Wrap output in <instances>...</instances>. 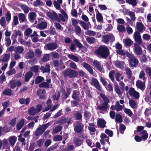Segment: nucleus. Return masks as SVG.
Instances as JSON below:
<instances>
[{"instance_id": "7c9ffc66", "label": "nucleus", "mask_w": 151, "mask_h": 151, "mask_svg": "<svg viewBox=\"0 0 151 151\" xmlns=\"http://www.w3.org/2000/svg\"><path fill=\"white\" fill-rule=\"evenodd\" d=\"M15 35L13 34L12 35V38H14L16 39L17 37V36H19V37L22 36V33L21 32L20 30H16L15 31Z\"/></svg>"}, {"instance_id": "c756f323", "label": "nucleus", "mask_w": 151, "mask_h": 151, "mask_svg": "<svg viewBox=\"0 0 151 151\" xmlns=\"http://www.w3.org/2000/svg\"><path fill=\"white\" fill-rule=\"evenodd\" d=\"M74 116L75 119L77 120H82V115L79 111H77L74 114Z\"/></svg>"}, {"instance_id": "72a5a7b5", "label": "nucleus", "mask_w": 151, "mask_h": 151, "mask_svg": "<svg viewBox=\"0 0 151 151\" xmlns=\"http://www.w3.org/2000/svg\"><path fill=\"white\" fill-rule=\"evenodd\" d=\"M68 56L69 58L76 62H78L79 61V59L78 57L73 55L68 54Z\"/></svg>"}, {"instance_id": "5fc2aeb1", "label": "nucleus", "mask_w": 151, "mask_h": 151, "mask_svg": "<svg viewBox=\"0 0 151 151\" xmlns=\"http://www.w3.org/2000/svg\"><path fill=\"white\" fill-rule=\"evenodd\" d=\"M2 146L3 149H7L9 147V144L6 139H4L3 140Z\"/></svg>"}, {"instance_id": "f704fd0d", "label": "nucleus", "mask_w": 151, "mask_h": 151, "mask_svg": "<svg viewBox=\"0 0 151 151\" xmlns=\"http://www.w3.org/2000/svg\"><path fill=\"white\" fill-rule=\"evenodd\" d=\"M37 110L33 106L30 107L28 110V112L29 114L31 115H34L36 113H37Z\"/></svg>"}, {"instance_id": "603ef678", "label": "nucleus", "mask_w": 151, "mask_h": 151, "mask_svg": "<svg viewBox=\"0 0 151 151\" xmlns=\"http://www.w3.org/2000/svg\"><path fill=\"white\" fill-rule=\"evenodd\" d=\"M19 23L18 17L17 16H14L13 17V20L12 24V26L17 25Z\"/></svg>"}, {"instance_id": "f257e3e1", "label": "nucleus", "mask_w": 151, "mask_h": 151, "mask_svg": "<svg viewBox=\"0 0 151 151\" xmlns=\"http://www.w3.org/2000/svg\"><path fill=\"white\" fill-rule=\"evenodd\" d=\"M95 52L97 57L102 59H106L110 54L109 50L105 45L99 46L96 50Z\"/></svg>"}, {"instance_id": "c85d7f7f", "label": "nucleus", "mask_w": 151, "mask_h": 151, "mask_svg": "<svg viewBox=\"0 0 151 151\" xmlns=\"http://www.w3.org/2000/svg\"><path fill=\"white\" fill-rule=\"evenodd\" d=\"M14 50V53L20 54L23 52L24 51V49L22 47L18 46L15 48Z\"/></svg>"}, {"instance_id": "c03bdc74", "label": "nucleus", "mask_w": 151, "mask_h": 151, "mask_svg": "<svg viewBox=\"0 0 151 151\" xmlns=\"http://www.w3.org/2000/svg\"><path fill=\"white\" fill-rule=\"evenodd\" d=\"M0 24L1 26L4 28L6 27V22L4 17H2L0 19Z\"/></svg>"}, {"instance_id": "f8f14e48", "label": "nucleus", "mask_w": 151, "mask_h": 151, "mask_svg": "<svg viewBox=\"0 0 151 151\" xmlns=\"http://www.w3.org/2000/svg\"><path fill=\"white\" fill-rule=\"evenodd\" d=\"M47 16L52 20H57L58 19V15L54 11L48 12L47 13Z\"/></svg>"}, {"instance_id": "4c0bfd02", "label": "nucleus", "mask_w": 151, "mask_h": 151, "mask_svg": "<svg viewBox=\"0 0 151 151\" xmlns=\"http://www.w3.org/2000/svg\"><path fill=\"white\" fill-rule=\"evenodd\" d=\"M39 86L40 88H50V84L46 82H43L40 84Z\"/></svg>"}, {"instance_id": "6e6d98bb", "label": "nucleus", "mask_w": 151, "mask_h": 151, "mask_svg": "<svg viewBox=\"0 0 151 151\" xmlns=\"http://www.w3.org/2000/svg\"><path fill=\"white\" fill-rule=\"evenodd\" d=\"M141 133L143 134L142 136L141 137L142 139L145 140H146L148 137V134L147 131L145 130H143Z\"/></svg>"}, {"instance_id": "de8ad7c7", "label": "nucleus", "mask_w": 151, "mask_h": 151, "mask_svg": "<svg viewBox=\"0 0 151 151\" xmlns=\"http://www.w3.org/2000/svg\"><path fill=\"white\" fill-rule=\"evenodd\" d=\"M126 2L134 6H136L137 4V0H126Z\"/></svg>"}, {"instance_id": "9d476101", "label": "nucleus", "mask_w": 151, "mask_h": 151, "mask_svg": "<svg viewBox=\"0 0 151 151\" xmlns=\"http://www.w3.org/2000/svg\"><path fill=\"white\" fill-rule=\"evenodd\" d=\"M134 52L137 55H140L142 54V52L141 47L139 45L134 43Z\"/></svg>"}, {"instance_id": "20e7f679", "label": "nucleus", "mask_w": 151, "mask_h": 151, "mask_svg": "<svg viewBox=\"0 0 151 151\" xmlns=\"http://www.w3.org/2000/svg\"><path fill=\"white\" fill-rule=\"evenodd\" d=\"M127 57L129 59V63L130 66L132 67H136L139 61L133 55L128 52L126 53Z\"/></svg>"}, {"instance_id": "bb28decb", "label": "nucleus", "mask_w": 151, "mask_h": 151, "mask_svg": "<svg viewBox=\"0 0 151 151\" xmlns=\"http://www.w3.org/2000/svg\"><path fill=\"white\" fill-rule=\"evenodd\" d=\"M83 115L85 120H88L91 116L90 112L86 110L84 111Z\"/></svg>"}, {"instance_id": "a18cd8bd", "label": "nucleus", "mask_w": 151, "mask_h": 151, "mask_svg": "<svg viewBox=\"0 0 151 151\" xmlns=\"http://www.w3.org/2000/svg\"><path fill=\"white\" fill-rule=\"evenodd\" d=\"M115 73V72L114 70H113L110 71L109 73V77L112 82H114V75Z\"/></svg>"}, {"instance_id": "393cba45", "label": "nucleus", "mask_w": 151, "mask_h": 151, "mask_svg": "<svg viewBox=\"0 0 151 151\" xmlns=\"http://www.w3.org/2000/svg\"><path fill=\"white\" fill-rule=\"evenodd\" d=\"M47 22L43 21L37 24V28L41 29H44L47 27Z\"/></svg>"}, {"instance_id": "09e8293b", "label": "nucleus", "mask_w": 151, "mask_h": 151, "mask_svg": "<svg viewBox=\"0 0 151 151\" xmlns=\"http://www.w3.org/2000/svg\"><path fill=\"white\" fill-rule=\"evenodd\" d=\"M96 19L97 21L99 22H103V17L101 13L98 12L96 14Z\"/></svg>"}, {"instance_id": "a19ab883", "label": "nucleus", "mask_w": 151, "mask_h": 151, "mask_svg": "<svg viewBox=\"0 0 151 151\" xmlns=\"http://www.w3.org/2000/svg\"><path fill=\"white\" fill-rule=\"evenodd\" d=\"M114 90L116 93L119 95H121L122 93H123L120 90V88L118 84L115 85L114 86Z\"/></svg>"}, {"instance_id": "ea45409f", "label": "nucleus", "mask_w": 151, "mask_h": 151, "mask_svg": "<svg viewBox=\"0 0 151 151\" xmlns=\"http://www.w3.org/2000/svg\"><path fill=\"white\" fill-rule=\"evenodd\" d=\"M115 121L116 122L120 123L122 122V117L121 115L119 114H117L115 118Z\"/></svg>"}, {"instance_id": "412c9836", "label": "nucleus", "mask_w": 151, "mask_h": 151, "mask_svg": "<svg viewBox=\"0 0 151 151\" xmlns=\"http://www.w3.org/2000/svg\"><path fill=\"white\" fill-rule=\"evenodd\" d=\"M73 141L75 145L77 147L80 146L83 143L82 140L76 137L73 138Z\"/></svg>"}, {"instance_id": "8fccbe9b", "label": "nucleus", "mask_w": 151, "mask_h": 151, "mask_svg": "<svg viewBox=\"0 0 151 151\" xmlns=\"http://www.w3.org/2000/svg\"><path fill=\"white\" fill-rule=\"evenodd\" d=\"M117 30L120 32H123L125 31V27L122 25L118 24L117 26Z\"/></svg>"}, {"instance_id": "b1692460", "label": "nucleus", "mask_w": 151, "mask_h": 151, "mask_svg": "<svg viewBox=\"0 0 151 151\" xmlns=\"http://www.w3.org/2000/svg\"><path fill=\"white\" fill-rule=\"evenodd\" d=\"M111 39V36L109 35H104L103 37L102 41L106 44H108L110 39Z\"/></svg>"}, {"instance_id": "aec40b11", "label": "nucleus", "mask_w": 151, "mask_h": 151, "mask_svg": "<svg viewBox=\"0 0 151 151\" xmlns=\"http://www.w3.org/2000/svg\"><path fill=\"white\" fill-rule=\"evenodd\" d=\"M10 53L4 54L3 55V58L0 60V61L7 63L10 59Z\"/></svg>"}, {"instance_id": "69168bd1", "label": "nucleus", "mask_w": 151, "mask_h": 151, "mask_svg": "<svg viewBox=\"0 0 151 151\" xmlns=\"http://www.w3.org/2000/svg\"><path fill=\"white\" fill-rule=\"evenodd\" d=\"M50 58L49 54H46L41 59V60L44 62H45L49 60Z\"/></svg>"}, {"instance_id": "cd10ccee", "label": "nucleus", "mask_w": 151, "mask_h": 151, "mask_svg": "<svg viewBox=\"0 0 151 151\" xmlns=\"http://www.w3.org/2000/svg\"><path fill=\"white\" fill-rule=\"evenodd\" d=\"M24 124V119H21L20 121L17 123V130H20L23 127Z\"/></svg>"}, {"instance_id": "864d4df0", "label": "nucleus", "mask_w": 151, "mask_h": 151, "mask_svg": "<svg viewBox=\"0 0 151 151\" xmlns=\"http://www.w3.org/2000/svg\"><path fill=\"white\" fill-rule=\"evenodd\" d=\"M21 8L22 9L24 13H28L29 11V8L24 4H22L21 6Z\"/></svg>"}, {"instance_id": "79ce46f5", "label": "nucleus", "mask_w": 151, "mask_h": 151, "mask_svg": "<svg viewBox=\"0 0 151 151\" xmlns=\"http://www.w3.org/2000/svg\"><path fill=\"white\" fill-rule=\"evenodd\" d=\"M96 39L93 37H87L86 38L87 42L90 44H92L95 42Z\"/></svg>"}, {"instance_id": "052dcab7", "label": "nucleus", "mask_w": 151, "mask_h": 151, "mask_svg": "<svg viewBox=\"0 0 151 151\" xmlns=\"http://www.w3.org/2000/svg\"><path fill=\"white\" fill-rule=\"evenodd\" d=\"M33 5L35 6L39 5L43 6V3L40 0H36L34 2Z\"/></svg>"}, {"instance_id": "5701e85b", "label": "nucleus", "mask_w": 151, "mask_h": 151, "mask_svg": "<svg viewBox=\"0 0 151 151\" xmlns=\"http://www.w3.org/2000/svg\"><path fill=\"white\" fill-rule=\"evenodd\" d=\"M30 101V99L29 97L25 99L24 98H22L19 100V102L22 104H25L26 105H28Z\"/></svg>"}, {"instance_id": "9b49d317", "label": "nucleus", "mask_w": 151, "mask_h": 151, "mask_svg": "<svg viewBox=\"0 0 151 151\" xmlns=\"http://www.w3.org/2000/svg\"><path fill=\"white\" fill-rule=\"evenodd\" d=\"M90 83L92 86H94L99 91L101 90V86L99 83L96 78H92Z\"/></svg>"}, {"instance_id": "dca6fc26", "label": "nucleus", "mask_w": 151, "mask_h": 151, "mask_svg": "<svg viewBox=\"0 0 151 151\" xmlns=\"http://www.w3.org/2000/svg\"><path fill=\"white\" fill-rule=\"evenodd\" d=\"M47 49L49 50H52L58 47L57 45L55 42L48 43L46 45Z\"/></svg>"}, {"instance_id": "3c124183", "label": "nucleus", "mask_w": 151, "mask_h": 151, "mask_svg": "<svg viewBox=\"0 0 151 151\" xmlns=\"http://www.w3.org/2000/svg\"><path fill=\"white\" fill-rule=\"evenodd\" d=\"M85 34L87 35H89L90 36H94L96 35V33L93 31L88 29L86 32H85Z\"/></svg>"}, {"instance_id": "f3484780", "label": "nucleus", "mask_w": 151, "mask_h": 151, "mask_svg": "<svg viewBox=\"0 0 151 151\" xmlns=\"http://www.w3.org/2000/svg\"><path fill=\"white\" fill-rule=\"evenodd\" d=\"M33 76V73L31 71H29L27 72L24 75V81L26 82H28L30 79Z\"/></svg>"}, {"instance_id": "f03ea898", "label": "nucleus", "mask_w": 151, "mask_h": 151, "mask_svg": "<svg viewBox=\"0 0 151 151\" xmlns=\"http://www.w3.org/2000/svg\"><path fill=\"white\" fill-rule=\"evenodd\" d=\"M100 96L103 99L104 102L102 104V105L98 106L97 107L100 110L106 111L108 108V104L110 102V101L105 94L101 93L100 94Z\"/></svg>"}, {"instance_id": "4d7b16f0", "label": "nucleus", "mask_w": 151, "mask_h": 151, "mask_svg": "<svg viewBox=\"0 0 151 151\" xmlns=\"http://www.w3.org/2000/svg\"><path fill=\"white\" fill-rule=\"evenodd\" d=\"M126 129V127L125 125L122 123L119 124V131L120 133L123 134L124 132V131Z\"/></svg>"}, {"instance_id": "a211bd4d", "label": "nucleus", "mask_w": 151, "mask_h": 151, "mask_svg": "<svg viewBox=\"0 0 151 151\" xmlns=\"http://www.w3.org/2000/svg\"><path fill=\"white\" fill-rule=\"evenodd\" d=\"M106 122L104 119H99L97 122L98 126L100 128H103L106 126Z\"/></svg>"}, {"instance_id": "338daca9", "label": "nucleus", "mask_w": 151, "mask_h": 151, "mask_svg": "<svg viewBox=\"0 0 151 151\" xmlns=\"http://www.w3.org/2000/svg\"><path fill=\"white\" fill-rule=\"evenodd\" d=\"M129 104L130 106L133 109L136 107L137 104L134 100L131 99L129 101Z\"/></svg>"}, {"instance_id": "7ed1b4c3", "label": "nucleus", "mask_w": 151, "mask_h": 151, "mask_svg": "<svg viewBox=\"0 0 151 151\" xmlns=\"http://www.w3.org/2000/svg\"><path fill=\"white\" fill-rule=\"evenodd\" d=\"M78 73L77 71L70 68H68L63 71L64 76L65 78H75L78 76Z\"/></svg>"}, {"instance_id": "ddd939ff", "label": "nucleus", "mask_w": 151, "mask_h": 151, "mask_svg": "<svg viewBox=\"0 0 151 151\" xmlns=\"http://www.w3.org/2000/svg\"><path fill=\"white\" fill-rule=\"evenodd\" d=\"M93 65L97 70L100 72L103 71V65L101 66V63L97 60H94L93 62Z\"/></svg>"}, {"instance_id": "e433bc0d", "label": "nucleus", "mask_w": 151, "mask_h": 151, "mask_svg": "<svg viewBox=\"0 0 151 151\" xmlns=\"http://www.w3.org/2000/svg\"><path fill=\"white\" fill-rule=\"evenodd\" d=\"M124 42L125 46L128 47L130 46L133 43V41L129 38L125 39Z\"/></svg>"}, {"instance_id": "c9c22d12", "label": "nucleus", "mask_w": 151, "mask_h": 151, "mask_svg": "<svg viewBox=\"0 0 151 151\" xmlns=\"http://www.w3.org/2000/svg\"><path fill=\"white\" fill-rule=\"evenodd\" d=\"M125 71L127 77L129 79H131L132 75V70L129 68H127L125 69Z\"/></svg>"}, {"instance_id": "6ab92c4d", "label": "nucleus", "mask_w": 151, "mask_h": 151, "mask_svg": "<svg viewBox=\"0 0 151 151\" xmlns=\"http://www.w3.org/2000/svg\"><path fill=\"white\" fill-rule=\"evenodd\" d=\"M144 27V26L142 22H137L136 24L137 29L139 33L142 32Z\"/></svg>"}, {"instance_id": "58836bf2", "label": "nucleus", "mask_w": 151, "mask_h": 151, "mask_svg": "<svg viewBox=\"0 0 151 151\" xmlns=\"http://www.w3.org/2000/svg\"><path fill=\"white\" fill-rule=\"evenodd\" d=\"M44 80V78L42 76H38L36 77L35 79V83L38 84Z\"/></svg>"}, {"instance_id": "37998d69", "label": "nucleus", "mask_w": 151, "mask_h": 151, "mask_svg": "<svg viewBox=\"0 0 151 151\" xmlns=\"http://www.w3.org/2000/svg\"><path fill=\"white\" fill-rule=\"evenodd\" d=\"M3 94L5 95L11 96L12 94V90L9 88L6 89L3 92Z\"/></svg>"}, {"instance_id": "4be33fe9", "label": "nucleus", "mask_w": 151, "mask_h": 151, "mask_svg": "<svg viewBox=\"0 0 151 151\" xmlns=\"http://www.w3.org/2000/svg\"><path fill=\"white\" fill-rule=\"evenodd\" d=\"M80 92L77 90H74L73 92L72 98L74 100H78L79 99Z\"/></svg>"}, {"instance_id": "39448f33", "label": "nucleus", "mask_w": 151, "mask_h": 151, "mask_svg": "<svg viewBox=\"0 0 151 151\" xmlns=\"http://www.w3.org/2000/svg\"><path fill=\"white\" fill-rule=\"evenodd\" d=\"M133 37L136 44L141 45L142 43V40L140 33L136 31L134 34Z\"/></svg>"}, {"instance_id": "bf43d9fd", "label": "nucleus", "mask_w": 151, "mask_h": 151, "mask_svg": "<svg viewBox=\"0 0 151 151\" xmlns=\"http://www.w3.org/2000/svg\"><path fill=\"white\" fill-rule=\"evenodd\" d=\"M145 73L144 71H141L139 74V77L140 79H142L143 81H146L147 78L145 77Z\"/></svg>"}, {"instance_id": "2eb2a0df", "label": "nucleus", "mask_w": 151, "mask_h": 151, "mask_svg": "<svg viewBox=\"0 0 151 151\" xmlns=\"http://www.w3.org/2000/svg\"><path fill=\"white\" fill-rule=\"evenodd\" d=\"M82 65L91 74L93 75V70L90 65L88 64L86 62H83L82 63Z\"/></svg>"}, {"instance_id": "680f3d73", "label": "nucleus", "mask_w": 151, "mask_h": 151, "mask_svg": "<svg viewBox=\"0 0 151 151\" xmlns=\"http://www.w3.org/2000/svg\"><path fill=\"white\" fill-rule=\"evenodd\" d=\"M70 90L71 89L70 88H67L66 89L67 92L64 94L65 96L63 97V99L65 100L69 97L71 92Z\"/></svg>"}, {"instance_id": "49530a36", "label": "nucleus", "mask_w": 151, "mask_h": 151, "mask_svg": "<svg viewBox=\"0 0 151 151\" xmlns=\"http://www.w3.org/2000/svg\"><path fill=\"white\" fill-rule=\"evenodd\" d=\"M35 56V53L33 51L31 50H29L27 53V57L29 59H32Z\"/></svg>"}, {"instance_id": "423d86ee", "label": "nucleus", "mask_w": 151, "mask_h": 151, "mask_svg": "<svg viewBox=\"0 0 151 151\" xmlns=\"http://www.w3.org/2000/svg\"><path fill=\"white\" fill-rule=\"evenodd\" d=\"M15 79L10 80L9 83L10 87L12 89H13L16 88V86H20L21 85L22 83L20 80H18L17 81Z\"/></svg>"}, {"instance_id": "e2e57ef3", "label": "nucleus", "mask_w": 151, "mask_h": 151, "mask_svg": "<svg viewBox=\"0 0 151 151\" xmlns=\"http://www.w3.org/2000/svg\"><path fill=\"white\" fill-rule=\"evenodd\" d=\"M30 69L35 73H37L39 71V66L38 65H34L31 67Z\"/></svg>"}, {"instance_id": "2f4dec72", "label": "nucleus", "mask_w": 151, "mask_h": 151, "mask_svg": "<svg viewBox=\"0 0 151 151\" xmlns=\"http://www.w3.org/2000/svg\"><path fill=\"white\" fill-rule=\"evenodd\" d=\"M90 24L88 22V23H86L85 22L83 21H81L80 22V24L83 28V29L85 30H88L89 29V26L88 24Z\"/></svg>"}, {"instance_id": "473e14b6", "label": "nucleus", "mask_w": 151, "mask_h": 151, "mask_svg": "<svg viewBox=\"0 0 151 151\" xmlns=\"http://www.w3.org/2000/svg\"><path fill=\"white\" fill-rule=\"evenodd\" d=\"M20 22H23L26 20V17L24 14L22 13H19L18 15Z\"/></svg>"}, {"instance_id": "0e129e2a", "label": "nucleus", "mask_w": 151, "mask_h": 151, "mask_svg": "<svg viewBox=\"0 0 151 151\" xmlns=\"http://www.w3.org/2000/svg\"><path fill=\"white\" fill-rule=\"evenodd\" d=\"M5 17L7 22L9 23L11 19V14L9 11H7L5 15Z\"/></svg>"}, {"instance_id": "0eeeda50", "label": "nucleus", "mask_w": 151, "mask_h": 151, "mask_svg": "<svg viewBox=\"0 0 151 151\" xmlns=\"http://www.w3.org/2000/svg\"><path fill=\"white\" fill-rule=\"evenodd\" d=\"M77 124L74 127V130L75 132L79 133L81 132L83 129L84 125L83 123L79 121H77Z\"/></svg>"}, {"instance_id": "13d9d810", "label": "nucleus", "mask_w": 151, "mask_h": 151, "mask_svg": "<svg viewBox=\"0 0 151 151\" xmlns=\"http://www.w3.org/2000/svg\"><path fill=\"white\" fill-rule=\"evenodd\" d=\"M16 141V137L15 136H13L9 138V142L13 146L15 143Z\"/></svg>"}, {"instance_id": "6e6552de", "label": "nucleus", "mask_w": 151, "mask_h": 151, "mask_svg": "<svg viewBox=\"0 0 151 151\" xmlns=\"http://www.w3.org/2000/svg\"><path fill=\"white\" fill-rule=\"evenodd\" d=\"M145 81H142L140 80H137L136 83L137 87L140 89L142 91H144L145 88Z\"/></svg>"}, {"instance_id": "1a4fd4ad", "label": "nucleus", "mask_w": 151, "mask_h": 151, "mask_svg": "<svg viewBox=\"0 0 151 151\" xmlns=\"http://www.w3.org/2000/svg\"><path fill=\"white\" fill-rule=\"evenodd\" d=\"M128 93L131 96H134L136 99H138L139 97V93L136 91L133 88H131L129 89Z\"/></svg>"}, {"instance_id": "a878e982", "label": "nucleus", "mask_w": 151, "mask_h": 151, "mask_svg": "<svg viewBox=\"0 0 151 151\" xmlns=\"http://www.w3.org/2000/svg\"><path fill=\"white\" fill-rule=\"evenodd\" d=\"M74 42L76 44V46L79 49H82L85 50V51L87 50L86 47L84 46L82 44L79 42L77 39L74 40Z\"/></svg>"}, {"instance_id": "774afa93", "label": "nucleus", "mask_w": 151, "mask_h": 151, "mask_svg": "<svg viewBox=\"0 0 151 151\" xmlns=\"http://www.w3.org/2000/svg\"><path fill=\"white\" fill-rule=\"evenodd\" d=\"M29 18L31 20H34L36 17V13L35 12H32L29 13Z\"/></svg>"}, {"instance_id": "4468645a", "label": "nucleus", "mask_w": 151, "mask_h": 151, "mask_svg": "<svg viewBox=\"0 0 151 151\" xmlns=\"http://www.w3.org/2000/svg\"><path fill=\"white\" fill-rule=\"evenodd\" d=\"M71 119H70L68 120V119L66 118H63L57 121V124H63L65 123H67L68 125L71 123Z\"/></svg>"}]
</instances>
